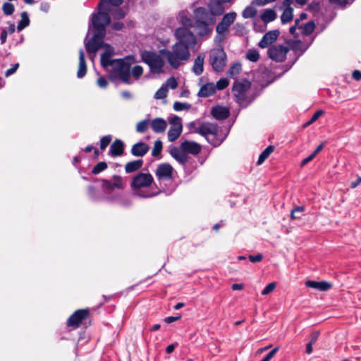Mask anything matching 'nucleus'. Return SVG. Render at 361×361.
Returning <instances> with one entry per match:
<instances>
[{
    "label": "nucleus",
    "instance_id": "1",
    "mask_svg": "<svg viewBox=\"0 0 361 361\" xmlns=\"http://www.w3.org/2000/svg\"><path fill=\"white\" fill-rule=\"evenodd\" d=\"M109 11V3L106 0H102L99 4V12L94 14L92 18V24L94 33L90 40H85V44L87 51L92 54L91 59L93 61L96 52L102 49L103 52L101 56V64L104 68H108L112 61L114 54V49L107 44L102 42L104 36L105 26L109 23L110 19L108 15Z\"/></svg>",
    "mask_w": 361,
    "mask_h": 361
},
{
    "label": "nucleus",
    "instance_id": "2",
    "mask_svg": "<svg viewBox=\"0 0 361 361\" xmlns=\"http://www.w3.org/2000/svg\"><path fill=\"white\" fill-rule=\"evenodd\" d=\"M177 42L172 46L171 50L163 49L166 61L174 69L178 68L190 58V49L196 44L193 33L186 28L178 27L174 32Z\"/></svg>",
    "mask_w": 361,
    "mask_h": 361
},
{
    "label": "nucleus",
    "instance_id": "3",
    "mask_svg": "<svg viewBox=\"0 0 361 361\" xmlns=\"http://www.w3.org/2000/svg\"><path fill=\"white\" fill-rule=\"evenodd\" d=\"M136 60L134 56H128L125 59L112 61L111 65L106 68L113 80H121L125 83L130 84V68Z\"/></svg>",
    "mask_w": 361,
    "mask_h": 361
},
{
    "label": "nucleus",
    "instance_id": "4",
    "mask_svg": "<svg viewBox=\"0 0 361 361\" xmlns=\"http://www.w3.org/2000/svg\"><path fill=\"white\" fill-rule=\"evenodd\" d=\"M141 58L149 68L153 74H164L167 73L168 66L166 62L165 54L159 51H145L141 54Z\"/></svg>",
    "mask_w": 361,
    "mask_h": 361
},
{
    "label": "nucleus",
    "instance_id": "5",
    "mask_svg": "<svg viewBox=\"0 0 361 361\" xmlns=\"http://www.w3.org/2000/svg\"><path fill=\"white\" fill-rule=\"evenodd\" d=\"M218 131L216 125L212 123H202L195 129V133L204 136L212 145L217 146L222 142L221 139L217 138Z\"/></svg>",
    "mask_w": 361,
    "mask_h": 361
},
{
    "label": "nucleus",
    "instance_id": "6",
    "mask_svg": "<svg viewBox=\"0 0 361 361\" xmlns=\"http://www.w3.org/2000/svg\"><path fill=\"white\" fill-rule=\"evenodd\" d=\"M194 17L195 19V27L198 34L202 36L209 35L212 31L209 26L214 23L209 22L205 18L202 7L197 8L194 11Z\"/></svg>",
    "mask_w": 361,
    "mask_h": 361
},
{
    "label": "nucleus",
    "instance_id": "7",
    "mask_svg": "<svg viewBox=\"0 0 361 361\" xmlns=\"http://www.w3.org/2000/svg\"><path fill=\"white\" fill-rule=\"evenodd\" d=\"M209 61L215 71H222L226 63V53L221 48L212 50L210 52Z\"/></svg>",
    "mask_w": 361,
    "mask_h": 361
},
{
    "label": "nucleus",
    "instance_id": "8",
    "mask_svg": "<svg viewBox=\"0 0 361 361\" xmlns=\"http://www.w3.org/2000/svg\"><path fill=\"white\" fill-rule=\"evenodd\" d=\"M250 87V82L246 80H236L232 87V92L238 103L243 102Z\"/></svg>",
    "mask_w": 361,
    "mask_h": 361
},
{
    "label": "nucleus",
    "instance_id": "9",
    "mask_svg": "<svg viewBox=\"0 0 361 361\" xmlns=\"http://www.w3.org/2000/svg\"><path fill=\"white\" fill-rule=\"evenodd\" d=\"M237 18V13L234 11L226 13L221 21L216 25V31L220 36H225L228 33L229 27L233 23Z\"/></svg>",
    "mask_w": 361,
    "mask_h": 361
},
{
    "label": "nucleus",
    "instance_id": "10",
    "mask_svg": "<svg viewBox=\"0 0 361 361\" xmlns=\"http://www.w3.org/2000/svg\"><path fill=\"white\" fill-rule=\"evenodd\" d=\"M169 123L171 127L168 132V139L170 142H173L178 138L182 133L181 119L180 117L175 116L169 119Z\"/></svg>",
    "mask_w": 361,
    "mask_h": 361
},
{
    "label": "nucleus",
    "instance_id": "11",
    "mask_svg": "<svg viewBox=\"0 0 361 361\" xmlns=\"http://www.w3.org/2000/svg\"><path fill=\"white\" fill-rule=\"evenodd\" d=\"M221 1L212 2L209 4V11H207L203 8V13L205 18L210 23H215V17L223 14L224 12V8L221 4Z\"/></svg>",
    "mask_w": 361,
    "mask_h": 361
},
{
    "label": "nucleus",
    "instance_id": "12",
    "mask_svg": "<svg viewBox=\"0 0 361 361\" xmlns=\"http://www.w3.org/2000/svg\"><path fill=\"white\" fill-rule=\"evenodd\" d=\"M153 182V177L148 173H140L133 179L131 186L134 189H140L149 186Z\"/></svg>",
    "mask_w": 361,
    "mask_h": 361
},
{
    "label": "nucleus",
    "instance_id": "13",
    "mask_svg": "<svg viewBox=\"0 0 361 361\" xmlns=\"http://www.w3.org/2000/svg\"><path fill=\"white\" fill-rule=\"evenodd\" d=\"M289 49L283 45H275L270 47L268 50L269 56L276 61H283L286 57Z\"/></svg>",
    "mask_w": 361,
    "mask_h": 361
},
{
    "label": "nucleus",
    "instance_id": "14",
    "mask_svg": "<svg viewBox=\"0 0 361 361\" xmlns=\"http://www.w3.org/2000/svg\"><path fill=\"white\" fill-rule=\"evenodd\" d=\"M102 186L104 189L107 190H122L124 188V183L123 181V178L118 176H114L112 178V182L106 180H103L102 181Z\"/></svg>",
    "mask_w": 361,
    "mask_h": 361
},
{
    "label": "nucleus",
    "instance_id": "15",
    "mask_svg": "<svg viewBox=\"0 0 361 361\" xmlns=\"http://www.w3.org/2000/svg\"><path fill=\"white\" fill-rule=\"evenodd\" d=\"M89 314L87 310H79L75 311L68 319L67 324L69 326L76 328L81 322L85 319Z\"/></svg>",
    "mask_w": 361,
    "mask_h": 361
},
{
    "label": "nucleus",
    "instance_id": "16",
    "mask_svg": "<svg viewBox=\"0 0 361 361\" xmlns=\"http://www.w3.org/2000/svg\"><path fill=\"white\" fill-rule=\"evenodd\" d=\"M293 3V0H284L282 5V9H283V13L281 16L282 23L286 24L290 22L293 17V9L290 6Z\"/></svg>",
    "mask_w": 361,
    "mask_h": 361
},
{
    "label": "nucleus",
    "instance_id": "17",
    "mask_svg": "<svg viewBox=\"0 0 361 361\" xmlns=\"http://www.w3.org/2000/svg\"><path fill=\"white\" fill-rule=\"evenodd\" d=\"M279 35V31L277 30H271L267 32L262 40L259 42V47L264 49L269 45L273 44L278 38Z\"/></svg>",
    "mask_w": 361,
    "mask_h": 361
},
{
    "label": "nucleus",
    "instance_id": "18",
    "mask_svg": "<svg viewBox=\"0 0 361 361\" xmlns=\"http://www.w3.org/2000/svg\"><path fill=\"white\" fill-rule=\"evenodd\" d=\"M170 154L180 164H185L188 160V156L180 145L179 147H173L170 149Z\"/></svg>",
    "mask_w": 361,
    "mask_h": 361
},
{
    "label": "nucleus",
    "instance_id": "19",
    "mask_svg": "<svg viewBox=\"0 0 361 361\" xmlns=\"http://www.w3.org/2000/svg\"><path fill=\"white\" fill-rule=\"evenodd\" d=\"M173 169L169 164H161L158 166L156 175L159 179L168 180L172 176Z\"/></svg>",
    "mask_w": 361,
    "mask_h": 361
},
{
    "label": "nucleus",
    "instance_id": "20",
    "mask_svg": "<svg viewBox=\"0 0 361 361\" xmlns=\"http://www.w3.org/2000/svg\"><path fill=\"white\" fill-rule=\"evenodd\" d=\"M183 147V149H185L186 154H191L193 155H196L199 154L201 151V146L193 141H185L180 144Z\"/></svg>",
    "mask_w": 361,
    "mask_h": 361
},
{
    "label": "nucleus",
    "instance_id": "21",
    "mask_svg": "<svg viewBox=\"0 0 361 361\" xmlns=\"http://www.w3.org/2000/svg\"><path fill=\"white\" fill-rule=\"evenodd\" d=\"M305 285L307 287H310V288H312L314 289H317L320 291H326V290H329L330 288H331V287H332L331 283H330L327 281H307L305 282Z\"/></svg>",
    "mask_w": 361,
    "mask_h": 361
},
{
    "label": "nucleus",
    "instance_id": "22",
    "mask_svg": "<svg viewBox=\"0 0 361 361\" xmlns=\"http://www.w3.org/2000/svg\"><path fill=\"white\" fill-rule=\"evenodd\" d=\"M216 92V85L214 82H207L201 85L197 95L200 97H207Z\"/></svg>",
    "mask_w": 361,
    "mask_h": 361
},
{
    "label": "nucleus",
    "instance_id": "23",
    "mask_svg": "<svg viewBox=\"0 0 361 361\" xmlns=\"http://www.w3.org/2000/svg\"><path fill=\"white\" fill-rule=\"evenodd\" d=\"M150 126L152 130L157 133H164L167 128L166 121L161 118L153 119L150 122Z\"/></svg>",
    "mask_w": 361,
    "mask_h": 361
},
{
    "label": "nucleus",
    "instance_id": "24",
    "mask_svg": "<svg viewBox=\"0 0 361 361\" xmlns=\"http://www.w3.org/2000/svg\"><path fill=\"white\" fill-rule=\"evenodd\" d=\"M212 114L216 119H224L229 115L228 109L225 106H216L212 108Z\"/></svg>",
    "mask_w": 361,
    "mask_h": 361
},
{
    "label": "nucleus",
    "instance_id": "25",
    "mask_svg": "<svg viewBox=\"0 0 361 361\" xmlns=\"http://www.w3.org/2000/svg\"><path fill=\"white\" fill-rule=\"evenodd\" d=\"M148 145L143 142H138L134 145L131 149V153L135 157H142L148 151Z\"/></svg>",
    "mask_w": 361,
    "mask_h": 361
},
{
    "label": "nucleus",
    "instance_id": "26",
    "mask_svg": "<svg viewBox=\"0 0 361 361\" xmlns=\"http://www.w3.org/2000/svg\"><path fill=\"white\" fill-rule=\"evenodd\" d=\"M204 55L199 54L195 59L192 67V71L195 75H200L204 70Z\"/></svg>",
    "mask_w": 361,
    "mask_h": 361
},
{
    "label": "nucleus",
    "instance_id": "27",
    "mask_svg": "<svg viewBox=\"0 0 361 361\" xmlns=\"http://www.w3.org/2000/svg\"><path fill=\"white\" fill-rule=\"evenodd\" d=\"M123 152V145L121 140H116L110 147V154L114 157L120 156Z\"/></svg>",
    "mask_w": 361,
    "mask_h": 361
},
{
    "label": "nucleus",
    "instance_id": "28",
    "mask_svg": "<svg viewBox=\"0 0 361 361\" xmlns=\"http://www.w3.org/2000/svg\"><path fill=\"white\" fill-rule=\"evenodd\" d=\"M87 71V67L85 60V54L82 50H80L79 52V68L77 73V75L78 78H82Z\"/></svg>",
    "mask_w": 361,
    "mask_h": 361
},
{
    "label": "nucleus",
    "instance_id": "29",
    "mask_svg": "<svg viewBox=\"0 0 361 361\" xmlns=\"http://www.w3.org/2000/svg\"><path fill=\"white\" fill-rule=\"evenodd\" d=\"M276 13L273 9H266L261 14V19L264 23H269L276 18Z\"/></svg>",
    "mask_w": 361,
    "mask_h": 361
},
{
    "label": "nucleus",
    "instance_id": "30",
    "mask_svg": "<svg viewBox=\"0 0 361 361\" xmlns=\"http://www.w3.org/2000/svg\"><path fill=\"white\" fill-rule=\"evenodd\" d=\"M178 19L183 27L181 28H186L189 30L188 27L192 25V20L188 17V13L185 11L180 12L178 15Z\"/></svg>",
    "mask_w": 361,
    "mask_h": 361
},
{
    "label": "nucleus",
    "instance_id": "31",
    "mask_svg": "<svg viewBox=\"0 0 361 361\" xmlns=\"http://www.w3.org/2000/svg\"><path fill=\"white\" fill-rule=\"evenodd\" d=\"M142 160H135L128 162L125 166V171L126 173H132L138 170L142 166Z\"/></svg>",
    "mask_w": 361,
    "mask_h": 361
},
{
    "label": "nucleus",
    "instance_id": "32",
    "mask_svg": "<svg viewBox=\"0 0 361 361\" xmlns=\"http://www.w3.org/2000/svg\"><path fill=\"white\" fill-rule=\"evenodd\" d=\"M257 8L254 5H249L242 12V16L244 18H251L256 16Z\"/></svg>",
    "mask_w": 361,
    "mask_h": 361
},
{
    "label": "nucleus",
    "instance_id": "33",
    "mask_svg": "<svg viewBox=\"0 0 361 361\" xmlns=\"http://www.w3.org/2000/svg\"><path fill=\"white\" fill-rule=\"evenodd\" d=\"M241 69V64L238 62H235L230 66L227 71V75L230 78H234L240 73Z\"/></svg>",
    "mask_w": 361,
    "mask_h": 361
},
{
    "label": "nucleus",
    "instance_id": "34",
    "mask_svg": "<svg viewBox=\"0 0 361 361\" xmlns=\"http://www.w3.org/2000/svg\"><path fill=\"white\" fill-rule=\"evenodd\" d=\"M315 28V24L313 21H309L304 25H300L299 26V29L301 30L302 33L308 35L311 34Z\"/></svg>",
    "mask_w": 361,
    "mask_h": 361
},
{
    "label": "nucleus",
    "instance_id": "35",
    "mask_svg": "<svg viewBox=\"0 0 361 361\" xmlns=\"http://www.w3.org/2000/svg\"><path fill=\"white\" fill-rule=\"evenodd\" d=\"M274 146H268L259 155L258 161L257 162V165H261L268 157L269 156L274 152Z\"/></svg>",
    "mask_w": 361,
    "mask_h": 361
},
{
    "label": "nucleus",
    "instance_id": "36",
    "mask_svg": "<svg viewBox=\"0 0 361 361\" xmlns=\"http://www.w3.org/2000/svg\"><path fill=\"white\" fill-rule=\"evenodd\" d=\"M20 17L21 19L17 26V29L18 31H21L25 27L28 26L30 23V20L26 12H23L20 15Z\"/></svg>",
    "mask_w": 361,
    "mask_h": 361
},
{
    "label": "nucleus",
    "instance_id": "37",
    "mask_svg": "<svg viewBox=\"0 0 361 361\" xmlns=\"http://www.w3.org/2000/svg\"><path fill=\"white\" fill-rule=\"evenodd\" d=\"M304 210V207H295L290 212V219L292 220L300 219Z\"/></svg>",
    "mask_w": 361,
    "mask_h": 361
},
{
    "label": "nucleus",
    "instance_id": "38",
    "mask_svg": "<svg viewBox=\"0 0 361 361\" xmlns=\"http://www.w3.org/2000/svg\"><path fill=\"white\" fill-rule=\"evenodd\" d=\"M130 73L135 80H138L143 74V68L140 65L134 66L131 70L130 69Z\"/></svg>",
    "mask_w": 361,
    "mask_h": 361
},
{
    "label": "nucleus",
    "instance_id": "39",
    "mask_svg": "<svg viewBox=\"0 0 361 361\" xmlns=\"http://www.w3.org/2000/svg\"><path fill=\"white\" fill-rule=\"evenodd\" d=\"M246 58L252 62H256L259 58V54L256 49H249L246 53Z\"/></svg>",
    "mask_w": 361,
    "mask_h": 361
},
{
    "label": "nucleus",
    "instance_id": "40",
    "mask_svg": "<svg viewBox=\"0 0 361 361\" xmlns=\"http://www.w3.org/2000/svg\"><path fill=\"white\" fill-rule=\"evenodd\" d=\"M168 89L166 86L162 85L154 94L156 99H162L167 96Z\"/></svg>",
    "mask_w": 361,
    "mask_h": 361
},
{
    "label": "nucleus",
    "instance_id": "41",
    "mask_svg": "<svg viewBox=\"0 0 361 361\" xmlns=\"http://www.w3.org/2000/svg\"><path fill=\"white\" fill-rule=\"evenodd\" d=\"M149 124L150 122L149 120H143L137 123L136 130L139 133H143L147 129Z\"/></svg>",
    "mask_w": 361,
    "mask_h": 361
},
{
    "label": "nucleus",
    "instance_id": "42",
    "mask_svg": "<svg viewBox=\"0 0 361 361\" xmlns=\"http://www.w3.org/2000/svg\"><path fill=\"white\" fill-rule=\"evenodd\" d=\"M162 149V142L160 140H157L154 142V147L152 151V154L154 157H157L159 154Z\"/></svg>",
    "mask_w": 361,
    "mask_h": 361
},
{
    "label": "nucleus",
    "instance_id": "43",
    "mask_svg": "<svg viewBox=\"0 0 361 361\" xmlns=\"http://www.w3.org/2000/svg\"><path fill=\"white\" fill-rule=\"evenodd\" d=\"M229 85V81L226 78H221L219 80L217 81L216 85V90H222L225 89L228 85Z\"/></svg>",
    "mask_w": 361,
    "mask_h": 361
},
{
    "label": "nucleus",
    "instance_id": "44",
    "mask_svg": "<svg viewBox=\"0 0 361 361\" xmlns=\"http://www.w3.org/2000/svg\"><path fill=\"white\" fill-rule=\"evenodd\" d=\"M190 107V105L186 103H181L176 102L173 104L174 110L179 111L183 110H188Z\"/></svg>",
    "mask_w": 361,
    "mask_h": 361
},
{
    "label": "nucleus",
    "instance_id": "45",
    "mask_svg": "<svg viewBox=\"0 0 361 361\" xmlns=\"http://www.w3.org/2000/svg\"><path fill=\"white\" fill-rule=\"evenodd\" d=\"M276 287V282H271L269 283L262 291V294L264 295H267L271 293H272Z\"/></svg>",
    "mask_w": 361,
    "mask_h": 361
},
{
    "label": "nucleus",
    "instance_id": "46",
    "mask_svg": "<svg viewBox=\"0 0 361 361\" xmlns=\"http://www.w3.org/2000/svg\"><path fill=\"white\" fill-rule=\"evenodd\" d=\"M2 9L6 15H11L14 11V6L10 3H5L2 6Z\"/></svg>",
    "mask_w": 361,
    "mask_h": 361
},
{
    "label": "nucleus",
    "instance_id": "47",
    "mask_svg": "<svg viewBox=\"0 0 361 361\" xmlns=\"http://www.w3.org/2000/svg\"><path fill=\"white\" fill-rule=\"evenodd\" d=\"M107 167V165L105 162H99L92 169V173L94 174H97L100 173L101 171L106 169Z\"/></svg>",
    "mask_w": 361,
    "mask_h": 361
},
{
    "label": "nucleus",
    "instance_id": "48",
    "mask_svg": "<svg viewBox=\"0 0 361 361\" xmlns=\"http://www.w3.org/2000/svg\"><path fill=\"white\" fill-rule=\"evenodd\" d=\"M96 83H97V85L99 87V88H102V89H106L108 86V81L107 80L102 77V76H99L97 81H96Z\"/></svg>",
    "mask_w": 361,
    "mask_h": 361
},
{
    "label": "nucleus",
    "instance_id": "49",
    "mask_svg": "<svg viewBox=\"0 0 361 361\" xmlns=\"http://www.w3.org/2000/svg\"><path fill=\"white\" fill-rule=\"evenodd\" d=\"M164 86H166V88L168 87L171 89H175L177 87V81L175 79V78L171 77L169 78L165 82V84L163 85Z\"/></svg>",
    "mask_w": 361,
    "mask_h": 361
},
{
    "label": "nucleus",
    "instance_id": "50",
    "mask_svg": "<svg viewBox=\"0 0 361 361\" xmlns=\"http://www.w3.org/2000/svg\"><path fill=\"white\" fill-rule=\"evenodd\" d=\"M323 114L324 111L322 110L315 112L314 114L311 118V119L305 125V127H307L313 123L314 122H315Z\"/></svg>",
    "mask_w": 361,
    "mask_h": 361
},
{
    "label": "nucleus",
    "instance_id": "51",
    "mask_svg": "<svg viewBox=\"0 0 361 361\" xmlns=\"http://www.w3.org/2000/svg\"><path fill=\"white\" fill-rule=\"evenodd\" d=\"M111 137L109 135L103 137L100 140V147L102 149H104L110 143Z\"/></svg>",
    "mask_w": 361,
    "mask_h": 361
},
{
    "label": "nucleus",
    "instance_id": "52",
    "mask_svg": "<svg viewBox=\"0 0 361 361\" xmlns=\"http://www.w3.org/2000/svg\"><path fill=\"white\" fill-rule=\"evenodd\" d=\"M279 347H276L271 352H269L265 357H264L261 361H270V360L275 355V354L278 352Z\"/></svg>",
    "mask_w": 361,
    "mask_h": 361
},
{
    "label": "nucleus",
    "instance_id": "53",
    "mask_svg": "<svg viewBox=\"0 0 361 361\" xmlns=\"http://www.w3.org/2000/svg\"><path fill=\"white\" fill-rule=\"evenodd\" d=\"M263 258V256L262 254H257L256 255H250L249 259L252 262H260Z\"/></svg>",
    "mask_w": 361,
    "mask_h": 361
},
{
    "label": "nucleus",
    "instance_id": "54",
    "mask_svg": "<svg viewBox=\"0 0 361 361\" xmlns=\"http://www.w3.org/2000/svg\"><path fill=\"white\" fill-rule=\"evenodd\" d=\"M18 66H19V64H18V63H16V64L13 66V68H9V69H8V70L6 71L5 75H6V77H8V76H9V75H12L13 73H14L16 71V70L18 69Z\"/></svg>",
    "mask_w": 361,
    "mask_h": 361
},
{
    "label": "nucleus",
    "instance_id": "55",
    "mask_svg": "<svg viewBox=\"0 0 361 361\" xmlns=\"http://www.w3.org/2000/svg\"><path fill=\"white\" fill-rule=\"evenodd\" d=\"M300 26V20L297 19L295 23V25L290 27V32L293 35L295 34V32L297 28H299Z\"/></svg>",
    "mask_w": 361,
    "mask_h": 361
},
{
    "label": "nucleus",
    "instance_id": "56",
    "mask_svg": "<svg viewBox=\"0 0 361 361\" xmlns=\"http://www.w3.org/2000/svg\"><path fill=\"white\" fill-rule=\"evenodd\" d=\"M315 155L312 153L311 155H310L308 157L303 159L301 162V166H303L310 161H312L314 158Z\"/></svg>",
    "mask_w": 361,
    "mask_h": 361
},
{
    "label": "nucleus",
    "instance_id": "57",
    "mask_svg": "<svg viewBox=\"0 0 361 361\" xmlns=\"http://www.w3.org/2000/svg\"><path fill=\"white\" fill-rule=\"evenodd\" d=\"M314 342V339H313L312 341H310V343H308L306 345V352L307 354H311L312 352V345H313V343Z\"/></svg>",
    "mask_w": 361,
    "mask_h": 361
},
{
    "label": "nucleus",
    "instance_id": "58",
    "mask_svg": "<svg viewBox=\"0 0 361 361\" xmlns=\"http://www.w3.org/2000/svg\"><path fill=\"white\" fill-rule=\"evenodd\" d=\"M353 78L356 80H360L361 79V72L360 71H354L353 73Z\"/></svg>",
    "mask_w": 361,
    "mask_h": 361
},
{
    "label": "nucleus",
    "instance_id": "59",
    "mask_svg": "<svg viewBox=\"0 0 361 361\" xmlns=\"http://www.w3.org/2000/svg\"><path fill=\"white\" fill-rule=\"evenodd\" d=\"M7 38V31L5 30H3L1 34V44H4L6 42Z\"/></svg>",
    "mask_w": 361,
    "mask_h": 361
},
{
    "label": "nucleus",
    "instance_id": "60",
    "mask_svg": "<svg viewBox=\"0 0 361 361\" xmlns=\"http://www.w3.org/2000/svg\"><path fill=\"white\" fill-rule=\"evenodd\" d=\"M243 288V283H234L232 285V289L233 290H242Z\"/></svg>",
    "mask_w": 361,
    "mask_h": 361
},
{
    "label": "nucleus",
    "instance_id": "61",
    "mask_svg": "<svg viewBox=\"0 0 361 361\" xmlns=\"http://www.w3.org/2000/svg\"><path fill=\"white\" fill-rule=\"evenodd\" d=\"M114 16L118 18H123L125 16V13L121 10H117Z\"/></svg>",
    "mask_w": 361,
    "mask_h": 361
},
{
    "label": "nucleus",
    "instance_id": "62",
    "mask_svg": "<svg viewBox=\"0 0 361 361\" xmlns=\"http://www.w3.org/2000/svg\"><path fill=\"white\" fill-rule=\"evenodd\" d=\"M330 1L339 5H345L348 3V0H330Z\"/></svg>",
    "mask_w": 361,
    "mask_h": 361
},
{
    "label": "nucleus",
    "instance_id": "63",
    "mask_svg": "<svg viewBox=\"0 0 361 361\" xmlns=\"http://www.w3.org/2000/svg\"><path fill=\"white\" fill-rule=\"evenodd\" d=\"M179 317H169L165 319V322L168 324L172 323L176 320H178Z\"/></svg>",
    "mask_w": 361,
    "mask_h": 361
},
{
    "label": "nucleus",
    "instance_id": "64",
    "mask_svg": "<svg viewBox=\"0 0 361 361\" xmlns=\"http://www.w3.org/2000/svg\"><path fill=\"white\" fill-rule=\"evenodd\" d=\"M176 345V344L169 345L166 349V353H171L174 350Z\"/></svg>",
    "mask_w": 361,
    "mask_h": 361
}]
</instances>
